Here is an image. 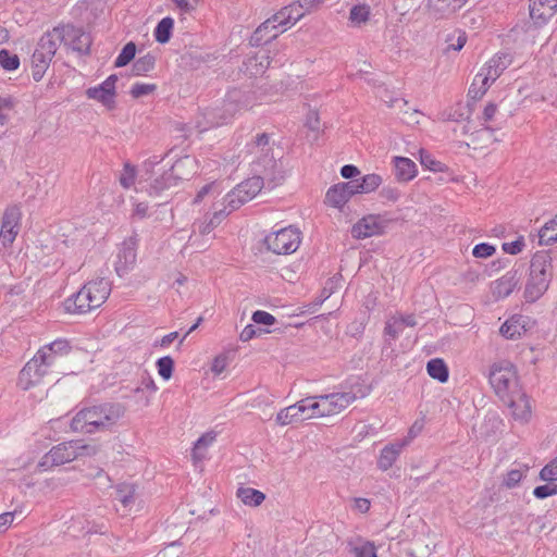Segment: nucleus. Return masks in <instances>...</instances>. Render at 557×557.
I'll return each mask as SVG.
<instances>
[{"instance_id":"7ed1b4c3","label":"nucleus","mask_w":557,"mask_h":557,"mask_svg":"<svg viewBox=\"0 0 557 557\" xmlns=\"http://www.w3.org/2000/svg\"><path fill=\"white\" fill-rule=\"evenodd\" d=\"M553 277L552 258L545 252L535 253L530 263L529 278L524 287V299L534 302L548 289Z\"/></svg>"},{"instance_id":"5fc2aeb1","label":"nucleus","mask_w":557,"mask_h":557,"mask_svg":"<svg viewBox=\"0 0 557 557\" xmlns=\"http://www.w3.org/2000/svg\"><path fill=\"white\" fill-rule=\"evenodd\" d=\"M154 84H146V83H135L131 88V95L134 98H139L154 91Z\"/></svg>"},{"instance_id":"a18cd8bd","label":"nucleus","mask_w":557,"mask_h":557,"mask_svg":"<svg viewBox=\"0 0 557 557\" xmlns=\"http://www.w3.org/2000/svg\"><path fill=\"white\" fill-rule=\"evenodd\" d=\"M158 374L164 380L169 381L174 371V360L171 356H164L156 361Z\"/></svg>"},{"instance_id":"9d476101","label":"nucleus","mask_w":557,"mask_h":557,"mask_svg":"<svg viewBox=\"0 0 557 557\" xmlns=\"http://www.w3.org/2000/svg\"><path fill=\"white\" fill-rule=\"evenodd\" d=\"M22 220L20 206H8L3 212L0 228V242L2 245L10 246L16 238Z\"/></svg>"},{"instance_id":"0e129e2a","label":"nucleus","mask_w":557,"mask_h":557,"mask_svg":"<svg viewBox=\"0 0 557 557\" xmlns=\"http://www.w3.org/2000/svg\"><path fill=\"white\" fill-rule=\"evenodd\" d=\"M453 37L447 39V47L445 49V52H449L450 50L459 51L463 48V46L467 42V35L463 32H460L456 38V42H453Z\"/></svg>"},{"instance_id":"2f4dec72","label":"nucleus","mask_w":557,"mask_h":557,"mask_svg":"<svg viewBox=\"0 0 557 557\" xmlns=\"http://www.w3.org/2000/svg\"><path fill=\"white\" fill-rule=\"evenodd\" d=\"M506 339H517L525 332L521 315H513L508 319L499 330Z\"/></svg>"},{"instance_id":"bb28decb","label":"nucleus","mask_w":557,"mask_h":557,"mask_svg":"<svg viewBox=\"0 0 557 557\" xmlns=\"http://www.w3.org/2000/svg\"><path fill=\"white\" fill-rule=\"evenodd\" d=\"M227 216L225 209L215 210L212 214L207 213L201 220L194 223L201 235L211 233Z\"/></svg>"},{"instance_id":"393cba45","label":"nucleus","mask_w":557,"mask_h":557,"mask_svg":"<svg viewBox=\"0 0 557 557\" xmlns=\"http://www.w3.org/2000/svg\"><path fill=\"white\" fill-rule=\"evenodd\" d=\"M408 445V441H399L389 445H386L380 454L377 459V467L386 471L393 467L398 456L400 455L404 447Z\"/></svg>"},{"instance_id":"ea45409f","label":"nucleus","mask_w":557,"mask_h":557,"mask_svg":"<svg viewBox=\"0 0 557 557\" xmlns=\"http://www.w3.org/2000/svg\"><path fill=\"white\" fill-rule=\"evenodd\" d=\"M156 58L151 53H147L138 58L132 66L133 74L135 76L146 75L148 72L154 69Z\"/></svg>"},{"instance_id":"69168bd1","label":"nucleus","mask_w":557,"mask_h":557,"mask_svg":"<svg viewBox=\"0 0 557 557\" xmlns=\"http://www.w3.org/2000/svg\"><path fill=\"white\" fill-rule=\"evenodd\" d=\"M252 321L257 324L273 325L276 320L271 313L259 310L252 314Z\"/></svg>"},{"instance_id":"2eb2a0df","label":"nucleus","mask_w":557,"mask_h":557,"mask_svg":"<svg viewBox=\"0 0 557 557\" xmlns=\"http://www.w3.org/2000/svg\"><path fill=\"white\" fill-rule=\"evenodd\" d=\"M509 409L516 420L528 422L532 416V405L522 387L509 395L506 399H500Z\"/></svg>"},{"instance_id":"6e6d98bb","label":"nucleus","mask_w":557,"mask_h":557,"mask_svg":"<svg viewBox=\"0 0 557 557\" xmlns=\"http://www.w3.org/2000/svg\"><path fill=\"white\" fill-rule=\"evenodd\" d=\"M305 125L307 128L314 133H319L321 129V120L318 111L310 110L306 115Z\"/></svg>"},{"instance_id":"a19ab883","label":"nucleus","mask_w":557,"mask_h":557,"mask_svg":"<svg viewBox=\"0 0 557 557\" xmlns=\"http://www.w3.org/2000/svg\"><path fill=\"white\" fill-rule=\"evenodd\" d=\"M301 401H306L305 412H306L307 419L323 417L322 407H321V405H322L321 395L306 397V398L301 399Z\"/></svg>"},{"instance_id":"de8ad7c7","label":"nucleus","mask_w":557,"mask_h":557,"mask_svg":"<svg viewBox=\"0 0 557 557\" xmlns=\"http://www.w3.org/2000/svg\"><path fill=\"white\" fill-rule=\"evenodd\" d=\"M135 54H136V45L133 41L127 42L123 47V49L120 52V54L117 55V58L115 59L114 66L123 67V66L127 65L135 58Z\"/></svg>"},{"instance_id":"4c0bfd02","label":"nucleus","mask_w":557,"mask_h":557,"mask_svg":"<svg viewBox=\"0 0 557 557\" xmlns=\"http://www.w3.org/2000/svg\"><path fill=\"white\" fill-rule=\"evenodd\" d=\"M426 371L432 379L438 380L441 383L448 380V368L443 359H431L426 364Z\"/></svg>"},{"instance_id":"052dcab7","label":"nucleus","mask_w":557,"mask_h":557,"mask_svg":"<svg viewBox=\"0 0 557 557\" xmlns=\"http://www.w3.org/2000/svg\"><path fill=\"white\" fill-rule=\"evenodd\" d=\"M216 187H218V185H216V183H215V182H211V183L206 184L205 186H202V187L199 189V191L196 194V196H195V198H194V200H193V205H198V203H200V202L205 199V197H206L207 195H209L210 193L216 191V195H219V194H220V191H219V190H216Z\"/></svg>"},{"instance_id":"473e14b6","label":"nucleus","mask_w":557,"mask_h":557,"mask_svg":"<svg viewBox=\"0 0 557 557\" xmlns=\"http://www.w3.org/2000/svg\"><path fill=\"white\" fill-rule=\"evenodd\" d=\"M347 548L355 557H377L376 547L373 542L357 539L348 541Z\"/></svg>"},{"instance_id":"f257e3e1","label":"nucleus","mask_w":557,"mask_h":557,"mask_svg":"<svg viewBox=\"0 0 557 557\" xmlns=\"http://www.w3.org/2000/svg\"><path fill=\"white\" fill-rule=\"evenodd\" d=\"M111 293V282L106 277L88 281L83 287L67 297L63 307L70 314H85L104 304Z\"/></svg>"},{"instance_id":"09e8293b","label":"nucleus","mask_w":557,"mask_h":557,"mask_svg":"<svg viewBox=\"0 0 557 557\" xmlns=\"http://www.w3.org/2000/svg\"><path fill=\"white\" fill-rule=\"evenodd\" d=\"M234 354H235L234 350H227V351H224V352L218 355L213 359V362L211 366L212 373L215 375H220L225 370V368L231 359V356H233Z\"/></svg>"},{"instance_id":"8fccbe9b","label":"nucleus","mask_w":557,"mask_h":557,"mask_svg":"<svg viewBox=\"0 0 557 557\" xmlns=\"http://www.w3.org/2000/svg\"><path fill=\"white\" fill-rule=\"evenodd\" d=\"M0 64L7 71H14L20 66V59L16 54L5 49L0 50Z\"/></svg>"},{"instance_id":"13d9d810","label":"nucleus","mask_w":557,"mask_h":557,"mask_svg":"<svg viewBox=\"0 0 557 557\" xmlns=\"http://www.w3.org/2000/svg\"><path fill=\"white\" fill-rule=\"evenodd\" d=\"M14 103L10 98H0V125L7 124Z\"/></svg>"},{"instance_id":"f8f14e48","label":"nucleus","mask_w":557,"mask_h":557,"mask_svg":"<svg viewBox=\"0 0 557 557\" xmlns=\"http://www.w3.org/2000/svg\"><path fill=\"white\" fill-rule=\"evenodd\" d=\"M358 396L352 392H336L321 395L323 417L341 413L348 408Z\"/></svg>"},{"instance_id":"e433bc0d","label":"nucleus","mask_w":557,"mask_h":557,"mask_svg":"<svg viewBox=\"0 0 557 557\" xmlns=\"http://www.w3.org/2000/svg\"><path fill=\"white\" fill-rule=\"evenodd\" d=\"M174 20L171 16L163 17L153 30V37L159 44H166L171 39Z\"/></svg>"},{"instance_id":"c85d7f7f","label":"nucleus","mask_w":557,"mask_h":557,"mask_svg":"<svg viewBox=\"0 0 557 557\" xmlns=\"http://www.w3.org/2000/svg\"><path fill=\"white\" fill-rule=\"evenodd\" d=\"M215 438H216V433L211 431V432H207V433L202 434L195 442L193 450H191V457H193L195 465L203 461L207 458L208 448L214 443Z\"/></svg>"},{"instance_id":"f3484780","label":"nucleus","mask_w":557,"mask_h":557,"mask_svg":"<svg viewBox=\"0 0 557 557\" xmlns=\"http://www.w3.org/2000/svg\"><path fill=\"white\" fill-rule=\"evenodd\" d=\"M283 30L277 28V25L271 21V17L261 23L252 33L249 39L251 48L267 47L273 39H275Z\"/></svg>"},{"instance_id":"79ce46f5","label":"nucleus","mask_w":557,"mask_h":557,"mask_svg":"<svg viewBox=\"0 0 557 557\" xmlns=\"http://www.w3.org/2000/svg\"><path fill=\"white\" fill-rule=\"evenodd\" d=\"M557 242V216L548 221L540 231V244L550 245Z\"/></svg>"},{"instance_id":"4468645a","label":"nucleus","mask_w":557,"mask_h":557,"mask_svg":"<svg viewBox=\"0 0 557 557\" xmlns=\"http://www.w3.org/2000/svg\"><path fill=\"white\" fill-rule=\"evenodd\" d=\"M246 74L262 77L271 64V51L268 47L251 48L246 52Z\"/></svg>"},{"instance_id":"a878e982","label":"nucleus","mask_w":557,"mask_h":557,"mask_svg":"<svg viewBox=\"0 0 557 557\" xmlns=\"http://www.w3.org/2000/svg\"><path fill=\"white\" fill-rule=\"evenodd\" d=\"M509 60L506 54L494 55L484 66L480 70L483 76H486L493 84L508 66Z\"/></svg>"},{"instance_id":"72a5a7b5","label":"nucleus","mask_w":557,"mask_h":557,"mask_svg":"<svg viewBox=\"0 0 557 557\" xmlns=\"http://www.w3.org/2000/svg\"><path fill=\"white\" fill-rule=\"evenodd\" d=\"M178 177H176L173 173V170H169L164 172L160 177H157L149 187V195L151 196H158L163 190L175 186L177 184Z\"/></svg>"},{"instance_id":"e2e57ef3","label":"nucleus","mask_w":557,"mask_h":557,"mask_svg":"<svg viewBox=\"0 0 557 557\" xmlns=\"http://www.w3.org/2000/svg\"><path fill=\"white\" fill-rule=\"evenodd\" d=\"M425 420L424 418L416 420L408 430V435L403 441H408V444L417 437L424 429Z\"/></svg>"},{"instance_id":"5701e85b","label":"nucleus","mask_w":557,"mask_h":557,"mask_svg":"<svg viewBox=\"0 0 557 557\" xmlns=\"http://www.w3.org/2000/svg\"><path fill=\"white\" fill-rule=\"evenodd\" d=\"M306 401H297L296 404L283 408L276 414L275 421L278 425H288L298 421L307 420L305 412Z\"/></svg>"},{"instance_id":"a211bd4d","label":"nucleus","mask_w":557,"mask_h":557,"mask_svg":"<svg viewBox=\"0 0 557 557\" xmlns=\"http://www.w3.org/2000/svg\"><path fill=\"white\" fill-rule=\"evenodd\" d=\"M136 247L133 240L124 242L119 250L115 271L119 276H123L128 273L136 263Z\"/></svg>"},{"instance_id":"c9c22d12","label":"nucleus","mask_w":557,"mask_h":557,"mask_svg":"<svg viewBox=\"0 0 557 557\" xmlns=\"http://www.w3.org/2000/svg\"><path fill=\"white\" fill-rule=\"evenodd\" d=\"M492 83L486 76L479 72L469 88L468 95L473 100H480L486 94Z\"/></svg>"},{"instance_id":"3c124183","label":"nucleus","mask_w":557,"mask_h":557,"mask_svg":"<svg viewBox=\"0 0 557 557\" xmlns=\"http://www.w3.org/2000/svg\"><path fill=\"white\" fill-rule=\"evenodd\" d=\"M404 331L403 322L396 315L392 317L385 324V335L395 339Z\"/></svg>"},{"instance_id":"6ab92c4d","label":"nucleus","mask_w":557,"mask_h":557,"mask_svg":"<svg viewBox=\"0 0 557 557\" xmlns=\"http://www.w3.org/2000/svg\"><path fill=\"white\" fill-rule=\"evenodd\" d=\"M302 11L300 10L299 4H295L292 2L290 4L282 8L275 14L271 16V21L277 25L280 30H286L287 27L296 24L300 18H302Z\"/></svg>"},{"instance_id":"9b49d317","label":"nucleus","mask_w":557,"mask_h":557,"mask_svg":"<svg viewBox=\"0 0 557 557\" xmlns=\"http://www.w3.org/2000/svg\"><path fill=\"white\" fill-rule=\"evenodd\" d=\"M62 44L78 53H88L91 46V37L88 33L72 24H60Z\"/></svg>"},{"instance_id":"dca6fc26","label":"nucleus","mask_w":557,"mask_h":557,"mask_svg":"<svg viewBox=\"0 0 557 557\" xmlns=\"http://www.w3.org/2000/svg\"><path fill=\"white\" fill-rule=\"evenodd\" d=\"M385 222L379 214H369L360 219L351 227V236L356 239H364L383 234Z\"/></svg>"},{"instance_id":"c756f323","label":"nucleus","mask_w":557,"mask_h":557,"mask_svg":"<svg viewBox=\"0 0 557 557\" xmlns=\"http://www.w3.org/2000/svg\"><path fill=\"white\" fill-rule=\"evenodd\" d=\"M268 173H262L252 168H249L248 177L246 178V200L253 199L264 187V176Z\"/></svg>"},{"instance_id":"20e7f679","label":"nucleus","mask_w":557,"mask_h":557,"mask_svg":"<svg viewBox=\"0 0 557 557\" xmlns=\"http://www.w3.org/2000/svg\"><path fill=\"white\" fill-rule=\"evenodd\" d=\"M60 25L45 32L39 38L32 55V76L39 82L49 69L60 45L62 44Z\"/></svg>"},{"instance_id":"39448f33","label":"nucleus","mask_w":557,"mask_h":557,"mask_svg":"<svg viewBox=\"0 0 557 557\" xmlns=\"http://www.w3.org/2000/svg\"><path fill=\"white\" fill-rule=\"evenodd\" d=\"M97 451L95 446L84 444L83 441H69L53 446L38 462L42 472L54 467L71 462L82 456H92Z\"/></svg>"},{"instance_id":"7c9ffc66","label":"nucleus","mask_w":557,"mask_h":557,"mask_svg":"<svg viewBox=\"0 0 557 557\" xmlns=\"http://www.w3.org/2000/svg\"><path fill=\"white\" fill-rule=\"evenodd\" d=\"M394 165L398 181L408 182L417 175V165L409 158L395 157Z\"/></svg>"},{"instance_id":"338daca9","label":"nucleus","mask_w":557,"mask_h":557,"mask_svg":"<svg viewBox=\"0 0 557 557\" xmlns=\"http://www.w3.org/2000/svg\"><path fill=\"white\" fill-rule=\"evenodd\" d=\"M533 494L535 497L541 498V499L546 498L552 495H556L557 494V484L536 486L533 491Z\"/></svg>"},{"instance_id":"412c9836","label":"nucleus","mask_w":557,"mask_h":557,"mask_svg":"<svg viewBox=\"0 0 557 557\" xmlns=\"http://www.w3.org/2000/svg\"><path fill=\"white\" fill-rule=\"evenodd\" d=\"M519 282L517 271H509L492 284V294L497 299L505 298L516 289Z\"/></svg>"},{"instance_id":"1a4fd4ad","label":"nucleus","mask_w":557,"mask_h":557,"mask_svg":"<svg viewBox=\"0 0 557 557\" xmlns=\"http://www.w3.org/2000/svg\"><path fill=\"white\" fill-rule=\"evenodd\" d=\"M47 359V357L40 354L38 350L35 356L27 361L24 368L21 370L18 374V386L27 391L33 386L40 383L42 377L48 374L52 363Z\"/></svg>"},{"instance_id":"f03ea898","label":"nucleus","mask_w":557,"mask_h":557,"mask_svg":"<svg viewBox=\"0 0 557 557\" xmlns=\"http://www.w3.org/2000/svg\"><path fill=\"white\" fill-rule=\"evenodd\" d=\"M122 416L119 405L104 404L79 410L71 421L74 432L92 434L114 425Z\"/></svg>"},{"instance_id":"aec40b11","label":"nucleus","mask_w":557,"mask_h":557,"mask_svg":"<svg viewBox=\"0 0 557 557\" xmlns=\"http://www.w3.org/2000/svg\"><path fill=\"white\" fill-rule=\"evenodd\" d=\"M530 16L539 23H546L557 12V0H529Z\"/></svg>"},{"instance_id":"b1692460","label":"nucleus","mask_w":557,"mask_h":557,"mask_svg":"<svg viewBox=\"0 0 557 557\" xmlns=\"http://www.w3.org/2000/svg\"><path fill=\"white\" fill-rule=\"evenodd\" d=\"M38 351L50 359L49 361L54 364L59 357L67 356L72 351L71 342L66 338H57L53 342L44 345Z\"/></svg>"},{"instance_id":"6e6552de","label":"nucleus","mask_w":557,"mask_h":557,"mask_svg":"<svg viewBox=\"0 0 557 557\" xmlns=\"http://www.w3.org/2000/svg\"><path fill=\"white\" fill-rule=\"evenodd\" d=\"M302 240V233L295 226L283 227L268 234L264 238L267 249L275 255H292L297 251Z\"/></svg>"},{"instance_id":"864d4df0","label":"nucleus","mask_w":557,"mask_h":557,"mask_svg":"<svg viewBox=\"0 0 557 557\" xmlns=\"http://www.w3.org/2000/svg\"><path fill=\"white\" fill-rule=\"evenodd\" d=\"M540 478L543 481H557V457L541 470Z\"/></svg>"},{"instance_id":"423d86ee","label":"nucleus","mask_w":557,"mask_h":557,"mask_svg":"<svg viewBox=\"0 0 557 557\" xmlns=\"http://www.w3.org/2000/svg\"><path fill=\"white\" fill-rule=\"evenodd\" d=\"M273 145L271 134L257 133L246 147L249 168L262 173H270L275 166Z\"/></svg>"},{"instance_id":"ddd939ff","label":"nucleus","mask_w":557,"mask_h":557,"mask_svg":"<svg viewBox=\"0 0 557 557\" xmlns=\"http://www.w3.org/2000/svg\"><path fill=\"white\" fill-rule=\"evenodd\" d=\"M116 82L117 76L115 74H111L101 84L94 87H89L86 90V96L89 99L100 102L108 109H113L115 107Z\"/></svg>"},{"instance_id":"37998d69","label":"nucleus","mask_w":557,"mask_h":557,"mask_svg":"<svg viewBox=\"0 0 557 557\" xmlns=\"http://www.w3.org/2000/svg\"><path fill=\"white\" fill-rule=\"evenodd\" d=\"M370 8L366 4L354 5L350 9L349 21L354 26H361L369 21Z\"/></svg>"},{"instance_id":"0eeeda50","label":"nucleus","mask_w":557,"mask_h":557,"mask_svg":"<svg viewBox=\"0 0 557 557\" xmlns=\"http://www.w3.org/2000/svg\"><path fill=\"white\" fill-rule=\"evenodd\" d=\"M490 384L499 399H506L521 387L517 369L509 360L495 361L488 371Z\"/></svg>"},{"instance_id":"4d7b16f0","label":"nucleus","mask_w":557,"mask_h":557,"mask_svg":"<svg viewBox=\"0 0 557 557\" xmlns=\"http://www.w3.org/2000/svg\"><path fill=\"white\" fill-rule=\"evenodd\" d=\"M495 252H496L495 247L490 244H486V243H481L479 245H475L472 250V255L475 258H483V259L492 257Z\"/></svg>"},{"instance_id":"58836bf2","label":"nucleus","mask_w":557,"mask_h":557,"mask_svg":"<svg viewBox=\"0 0 557 557\" xmlns=\"http://www.w3.org/2000/svg\"><path fill=\"white\" fill-rule=\"evenodd\" d=\"M242 184H238L234 189L226 194L224 198V208L227 215L233 211L239 209L244 205V196L240 190Z\"/></svg>"},{"instance_id":"680f3d73","label":"nucleus","mask_w":557,"mask_h":557,"mask_svg":"<svg viewBox=\"0 0 557 557\" xmlns=\"http://www.w3.org/2000/svg\"><path fill=\"white\" fill-rule=\"evenodd\" d=\"M524 246H525L524 239L522 237H520L517 240H513L510 243H504L503 250L509 255H518L522 251Z\"/></svg>"},{"instance_id":"603ef678","label":"nucleus","mask_w":557,"mask_h":557,"mask_svg":"<svg viewBox=\"0 0 557 557\" xmlns=\"http://www.w3.org/2000/svg\"><path fill=\"white\" fill-rule=\"evenodd\" d=\"M265 499L264 493L261 491L246 487V505L260 506Z\"/></svg>"},{"instance_id":"f704fd0d","label":"nucleus","mask_w":557,"mask_h":557,"mask_svg":"<svg viewBox=\"0 0 557 557\" xmlns=\"http://www.w3.org/2000/svg\"><path fill=\"white\" fill-rule=\"evenodd\" d=\"M136 487L132 483H120L115 486L114 499L122 504L125 509L131 508L135 503Z\"/></svg>"},{"instance_id":"774afa93","label":"nucleus","mask_w":557,"mask_h":557,"mask_svg":"<svg viewBox=\"0 0 557 557\" xmlns=\"http://www.w3.org/2000/svg\"><path fill=\"white\" fill-rule=\"evenodd\" d=\"M420 162L421 164L431 170V171H438L441 163L438 161H435L432 156L424 150H420Z\"/></svg>"},{"instance_id":"49530a36","label":"nucleus","mask_w":557,"mask_h":557,"mask_svg":"<svg viewBox=\"0 0 557 557\" xmlns=\"http://www.w3.org/2000/svg\"><path fill=\"white\" fill-rule=\"evenodd\" d=\"M136 176V168L132 165L129 162H125L121 175L119 177L120 185L124 189H129L135 184Z\"/></svg>"},{"instance_id":"c03bdc74","label":"nucleus","mask_w":557,"mask_h":557,"mask_svg":"<svg viewBox=\"0 0 557 557\" xmlns=\"http://www.w3.org/2000/svg\"><path fill=\"white\" fill-rule=\"evenodd\" d=\"M382 182L383 180L379 174H367L362 177L361 182L358 185L359 191H361L362 194L372 193L380 187Z\"/></svg>"},{"instance_id":"4be33fe9","label":"nucleus","mask_w":557,"mask_h":557,"mask_svg":"<svg viewBox=\"0 0 557 557\" xmlns=\"http://www.w3.org/2000/svg\"><path fill=\"white\" fill-rule=\"evenodd\" d=\"M468 0H428V8L437 17H449L460 10Z\"/></svg>"},{"instance_id":"bf43d9fd","label":"nucleus","mask_w":557,"mask_h":557,"mask_svg":"<svg viewBox=\"0 0 557 557\" xmlns=\"http://www.w3.org/2000/svg\"><path fill=\"white\" fill-rule=\"evenodd\" d=\"M523 472L519 469H512L504 478V485L508 488L515 487L523 478Z\"/></svg>"},{"instance_id":"cd10ccee","label":"nucleus","mask_w":557,"mask_h":557,"mask_svg":"<svg viewBox=\"0 0 557 557\" xmlns=\"http://www.w3.org/2000/svg\"><path fill=\"white\" fill-rule=\"evenodd\" d=\"M345 187L347 185H341L339 183L330 187L325 195V205L342 210L349 201V195Z\"/></svg>"}]
</instances>
